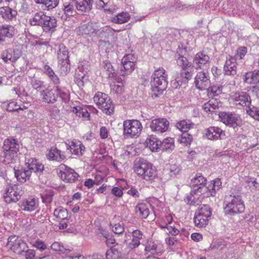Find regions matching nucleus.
<instances>
[{
	"instance_id": "obj_1",
	"label": "nucleus",
	"mask_w": 259,
	"mask_h": 259,
	"mask_svg": "<svg viewBox=\"0 0 259 259\" xmlns=\"http://www.w3.org/2000/svg\"><path fill=\"white\" fill-rule=\"evenodd\" d=\"M134 168L138 177L146 181L152 182L157 177L156 167L143 158H140L135 161Z\"/></svg>"
},
{
	"instance_id": "obj_2",
	"label": "nucleus",
	"mask_w": 259,
	"mask_h": 259,
	"mask_svg": "<svg viewBox=\"0 0 259 259\" xmlns=\"http://www.w3.org/2000/svg\"><path fill=\"white\" fill-rule=\"evenodd\" d=\"M167 76L165 70L162 67L154 70L151 76V84L152 91L154 93L155 97L158 96L156 92L161 94L166 89L167 84Z\"/></svg>"
},
{
	"instance_id": "obj_3",
	"label": "nucleus",
	"mask_w": 259,
	"mask_h": 259,
	"mask_svg": "<svg viewBox=\"0 0 259 259\" xmlns=\"http://www.w3.org/2000/svg\"><path fill=\"white\" fill-rule=\"evenodd\" d=\"M99 47L108 52L113 48L117 39V36L113 30L108 27L103 28L98 33Z\"/></svg>"
},
{
	"instance_id": "obj_4",
	"label": "nucleus",
	"mask_w": 259,
	"mask_h": 259,
	"mask_svg": "<svg viewBox=\"0 0 259 259\" xmlns=\"http://www.w3.org/2000/svg\"><path fill=\"white\" fill-rule=\"evenodd\" d=\"M222 186V182L220 179H215L209 182L207 186L203 185L202 186L192 190L191 195L194 197V199L199 198V196L204 195L206 197L213 196L216 191L219 190Z\"/></svg>"
},
{
	"instance_id": "obj_5",
	"label": "nucleus",
	"mask_w": 259,
	"mask_h": 259,
	"mask_svg": "<svg viewBox=\"0 0 259 259\" xmlns=\"http://www.w3.org/2000/svg\"><path fill=\"white\" fill-rule=\"evenodd\" d=\"M3 149L4 152V161L8 164L14 163L20 149L18 141L14 139H6L3 143Z\"/></svg>"
},
{
	"instance_id": "obj_6",
	"label": "nucleus",
	"mask_w": 259,
	"mask_h": 259,
	"mask_svg": "<svg viewBox=\"0 0 259 259\" xmlns=\"http://www.w3.org/2000/svg\"><path fill=\"white\" fill-rule=\"evenodd\" d=\"M224 207L225 212L230 215L241 213L244 210L245 206L241 196L230 195L226 201Z\"/></svg>"
},
{
	"instance_id": "obj_7",
	"label": "nucleus",
	"mask_w": 259,
	"mask_h": 259,
	"mask_svg": "<svg viewBox=\"0 0 259 259\" xmlns=\"http://www.w3.org/2000/svg\"><path fill=\"white\" fill-rule=\"evenodd\" d=\"M123 135L127 138H137L143 129L141 122L136 119H127L123 122Z\"/></svg>"
},
{
	"instance_id": "obj_8",
	"label": "nucleus",
	"mask_w": 259,
	"mask_h": 259,
	"mask_svg": "<svg viewBox=\"0 0 259 259\" xmlns=\"http://www.w3.org/2000/svg\"><path fill=\"white\" fill-rule=\"evenodd\" d=\"M211 214L210 208L208 205L200 206L194 218L195 225L199 228L205 227L208 224Z\"/></svg>"
},
{
	"instance_id": "obj_9",
	"label": "nucleus",
	"mask_w": 259,
	"mask_h": 259,
	"mask_svg": "<svg viewBox=\"0 0 259 259\" xmlns=\"http://www.w3.org/2000/svg\"><path fill=\"white\" fill-rule=\"evenodd\" d=\"M22 187L19 185L11 184L7 186L5 190L4 199L5 201L10 203L18 201L23 194Z\"/></svg>"
},
{
	"instance_id": "obj_10",
	"label": "nucleus",
	"mask_w": 259,
	"mask_h": 259,
	"mask_svg": "<svg viewBox=\"0 0 259 259\" xmlns=\"http://www.w3.org/2000/svg\"><path fill=\"white\" fill-rule=\"evenodd\" d=\"M94 101L98 108L106 113L110 114L113 109L112 104L109 97L103 93L98 92L94 97Z\"/></svg>"
},
{
	"instance_id": "obj_11",
	"label": "nucleus",
	"mask_w": 259,
	"mask_h": 259,
	"mask_svg": "<svg viewBox=\"0 0 259 259\" xmlns=\"http://www.w3.org/2000/svg\"><path fill=\"white\" fill-rule=\"evenodd\" d=\"M7 246L14 252L20 254L27 247V244L18 236H11L8 239Z\"/></svg>"
},
{
	"instance_id": "obj_12",
	"label": "nucleus",
	"mask_w": 259,
	"mask_h": 259,
	"mask_svg": "<svg viewBox=\"0 0 259 259\" xmlns=\"http://www.w3.org/2000/svg\"><path fill=\"white\" fill-rule=\"evenodd\" d=\"M59 176L62 180L68 183H74L79 178V175L74 169L65 165H60Z\"/></svg>"
},
{
	"instance_id": "obj_13",
	"label": "nucleus",
	"mask_w": 259,
	"mask_h": 259,
	"mask_svg": "<svg viewBox=\"0 0 259 259\" xmlns=\"http://www.w3.org/2000/svg\"><path fill=\"white\" fill-rule=\"evenodd\" d=\"M221 120L226 125L235 127L241 122L240 117L234 113L221 112L219 114Z\"/></svg>"
},
{
	"instance_id": "obj_14",
	"label": "nucleus",
	"mask_w": 259,
	"mask_h": 259,
	"mask_svg": "<svg viewBox=\"0 0 259 259\" xmlns=\"http://www.w3.org/2000/svg\"><path fill=\"white\" fill-rule=\"evenodd\" d=\"M230 100L236 106L240 105L248 108L251 104L250 96L246 93L243 92L232 93Z\"/></svg>"
},
{
	"instance_id": "obj_15",
	"label": "nucleus",
	"mask_w": 259,
	"mask_h": 259,
	"mask_svg": "<svg viewBox=\"0 0 259 259\" xmlns=\"http://www.w3.org/2000/svg\"><path fill=\"white\" fill-rule=\"evenodd\" d=\"M169 122L164 118H158L151 121L150 127L151 131L156 133L166 132L169 127Z\"/></svg>"
},
{
	"instance_id": "obj_16",
	"label": "nucleus",
	"mask_w": 259,
	"mask_h": 259,
	"mask_svg": "<svg viewBox=\"0 0 259 259\" xmlns=\"http://www.w3.org/2000/svg\"><path fill=\"white\" fill-rule=\"evenodd\" d=\"M65 145L67 150L72 155L79 156L85 151V147L80 141L73 140L65 143Z\"/></svg>"
},
{
	"instance_id": "obj_17",
	"label": "nucleus",
	"mask_w": 259,
	"mask_h": 259,
	"mask_svg": "<svg viewBox=\"0 0 259 259\" xmlns=\"http://www.w3.org/2000/svg\"><path fill=\"white\" fill-rule=\"evenodd\" d=\"M137 58L133 54L125 55L121 60V64L124 69L125 74H131L136 67Z\"/></svg>"
},
{
	"instance_id": "obj_18",
	"label": "nucleus",
	"mask_w": 259,
	"mask_h": 259,
	"mask_svg": "<svg viewBox=\"0 0 259 259\" xmlns=\"http://www.w3.org/2000/svg\"><path fill=\"white\" fill-rule=\"evenodd\" d=\"M101 29H99L97 25L92 22H89L83 24L78 28L77 33L81 35H88L94 36L97 35L98 37V33Z\"/></svg>"
},
{
	"instance_id": "obj_19",
	"label": "nucleus",
	"mask_w": 259,
	"mask_h": 259,
	"mask_svg": "<svg viewBox=\"0 0 259 259\" xmlns=\"http://www.w3.org/2000/svg\"><path fill=\"white\" fill-rule=\"evenodd\" d=\"M194 66L196 69H205L209 67V57L202 52L197 53L193 59Z\"/></svg>"
},
{
	"instance_id": "obj_20",
	"label": "nucleus",
	"mask_w": 259,
	"mask_h": 259,
	"mask_svg": "<svg viewBox=\"0 0 259 259\" xmlns=\"http://www.w3.org/2000/svg\"><path fill=\"white\" fill-rule=\"evenodd\" d=\"M25 165L27 169L31 170V174L34 172L37 174L41 173L44 169V165L36 159L26 155Z\"/></svg>"
},
{
	"instance_id": "obj_21",
	"label": "nucleus",
	"mask_w": 259,
	"mask_h": 259,
	"mask_svg": "<svg viewBox=\"0 0 259 259\" xmlns=\"http://www.w3.org/2000/svg\"><path fill=\"white\" fill-rule=\"evenodd\" d=\"M209 75L203 71L198 72L195 77L194 83L197 89L203 90L210 84Z\"/></svg>"
},
{
	"instance_id": "obj_22",
	"label": "nucleus",
	"mask_w": 259,
	"mask_h": 259,
	"mask_svg": "<svg viewBox=\"0 0 259 259\" xmlns=\"http://www.w3.org/2000/svg\"><path fill=\"white\" fill-rule=\"evenodd\" d=\"M46 157L50 161H55L59 162H62L66 158L64 152H62L55 147H52L47 150Z\"/></svg>"
},
{
	"instance_id": "obj_23",
	"label": "nucleus",
	"mask_w": 259,
	"mask_h": 259,
	"mask_svg": "<svg viewBox=\"0 0 259 259\" xmlns=\"http://www.w3.org/2000/svg\"><path fill=\"white\" fill-rule=\"evenodd\" d=\"M58 92V87L43 90L40 94L42 101L47 103H54L57 101Z\"/></svg>"
},
{
	"instance_id": "obj_24",
	"label": "nucleus",
	"mask_w": 259,
	"mask_h": 259,
	"mask_svg": "<svg viewBox=\"0 0 259 259\" xmlns=\"http://www.w3.org/2000/svg\"><path fill=\"white\" fill-rule=\"evenodd\" d=\"M224 135V131L218 126H210L205 130L204 136L210 140L221 139Z\"/></svg>"
},
{
	"instance_id": "obj_25",
	"label": "nucleus",
	"mask_w": 259,
	"mask_h": 259,
	"mask_svg": "<svg viewBox=\"0 0 259 259\" xmlns=\"http://www.w3.org/2000/svg\"><path fill=\"white\" fill-rule=\"evenodd\" d=\"M186 53V49L183 46H179L176 54L177 58V62L178 64L182 68H189L192 66V63L188 61L187 59L183 56Z\"/></svg>"
},
{
	"instance_id": "obj_26",
	"label": "nucleus",
	"mask_w": 259,
	"mask_h": 259,
	"mask_svg": "<svg viewBox=\"0 0 259 259\" xmlns=\"http://www.w3.org/2000/svg\"><path fill=\"white\" fill-rule=\"evenodd\" d=\"M89 65L88 62H82L78 67V70L75 73V77L78 83L82 84L84 81L88 80L87 74L89 71Z\"/></svg>"
},
{
	"instance_id": "obj_27",
	"label": "nucleus",
	"mask_w": 259,
	"mask_h": 259,
	"mask_svg": "<svg viewBox=\"0 0 259 259\" xmlns=\"http://www.w3.org/2000/svg\"><path fill=\"white\" fill-rule=\"evenodd\" d=\"M38 205L37 198L30 197L23 200L21 204L20 207L23 210L32 211L34 210Z\"/></svg>"
},
{
	"instance_id": "obj_28",
	"label": "nucleus",
	"mask_w": 259,
	"mask_h": 259,
	"mask_svg": "<svg viewBox=\"0 0 259 259\" xmlns=\"http://www.w3.org/2000/svg\"><path fill=\"white\" fill-rule=\"evenodd\" d=\"M21 55L22 51L18 48H10L7 50L6 55H4L3 59L6 62L8 61L13 62L17 60Z\"/></svg>"
},
{
	"instance_id": "obj_29",
	"label": "nucleus",
	"mask_w": 259,
	"mask_h": 259,
	"mask_svg": "<svg viewBox=\"0 0 259 259\" xmlns=\"http://www.w3.org/2000/svg\"><path fill=\"white\" fill-rule=\"evenodd\" d=\"M143 237L142 232L139 230H135L132 232V240L127 242L126 240H125V242L126 243L127 247L130 249H134L137 248L140 244V240L142 239Z\"/></svg>"
},
{
	"instance_id": "obj_30",
	"label": "nucleus",
	"mask_w": 259,
	"mask_h": 259,
	"mask_svg": "<svg viewBox=\"0 0 259 259\" xmlns=\"http://www.w3.org/2000/svg\"><path fill=\"white\" fill-rule=\"evenodd\" d=\"M57 51V57L59 64L63 66L68 65L69 62L68 52L63 44H60Z\"/></svg>"
},
{
	"instance_id": "obj_31",
	"label": "nucleus",
	"mask_w": 259,
	"mask_h": 259,
	"mask_svg": "<svg viewBox=\"0 0 259 259\" xmlns=\"http://www.w3.org/2000/svg\"><path fill=\"white\" fill-rule=\"evenodd\" d=\"M224 70L225 74L227 75H234L236 74V61L234 58L231 56L227 58Z\"/></svg>"
},
{
	"instance_id": "obj_32",
	"label": "nucleus",
	"mask_w": 259,
	"mask_h": 259,
	"mask_svg": "<svg viewBox=\"0 0 259 259\" xmlns=\"http://www.w3.org/2000/svg\"><path fill=\"white\" fill-rule=\"evenodd\" d=\"M14 169L15 171V176L17 181L20 183H24L30 179L31 175V170L27 169L26 167L20 169H16L14 167Z\"/></svg>"
},
{
	"instance_id": "obj_33",
	"label": "nucleus",
	"mask_w": 259,
	"mask_h": 259,
	"mask_svg": "<svg viewBox=\"0 0 259 259\" xmlns=\"http://www.w3.org/2000/svg\"><path fill=\"white\" fill-rule=\"evenodd\" d=\"M161 144V141L153 135L149 136L145 141L146 147L152 152H157Z\"/></svg>"
},
{
	"instance_id": "obj_34",
	"label": "nucleus",
	"mask_w": 259,
	"mask_h": 259,
	"mask_svg": "<svg viewBox=\"0 0 259 259\" xmlns=\"http://www.w3.org/2000/svg\"><path fill=\"white\" fill-rule=\"evenodd\" d=\"M57 25V21L54 17L46 15L41 25L46 32L53 31Z\"/></svg>"
},
{
	"instance_id": "obj_35",
	"label": "nucleus",
	"mask_w": 259,
	"mask_h": 259,
	"mask_svg": "<svg viewBox=\"0 0 259 259\" xmlns=\"http://www.w3.org/2000/svg\"><path fill=\"white\" fill-rule=\"evenodd\" d=\"M220 103L215 99H212L204 104L203 109L208 113L217 112L220 107Z\"/></svg>"
},
{
	"instance_id": "obj_36",
	"label": "nucleus",
	"mask_w": 259,
	"mask_h": 259,
	"mask_svg": "<svg viewBox=\"0 0 259 259\" xmlns=\"http://www.w3.org/2000/svg\"><path fill=\"white\" fill-rule=\"evenodd\" d=\"M93 0H78L76 2V8L81 13H85L91 10Z\"/></svg>"
},
{
	"instance_id": "obj_37",
	"label": "nucleus",
	"mask_w": 259,
	"mask_h": 259,
	"mask_svg": "<svg viewBox=\"0 0 259 259\" xmlns=\"http://www.w3.org/2000/svg\"><path fill=\"white\" fill-rule=\"evenodd\" d=\"M17 14L16 10H13L9 7L0 8V15L5 20H12Z\"/></svg>"
},
{
	"instance_id": "obj_38",
	"label": "nucleus",
	"mask_w": 259,
	"mask_h": 259,
	"mask_svg": "<svg viewBox=\"0 0 259 259\" xmlns=\"http://www.w3.org/2000/svg\"><path fill=\"white\" fill-rule=\"evenodd\" d=\"M174 215L168 214L160 218L157 221L158 226L161 229H166L172 224Z\"/></svg>"
},
{
	"instance_id": "obj_39",
	"label": "nucleus",
	"mask_w": 259,
	"mask_h": 259,
	"mask_svg": "<svg viewBox=\"0 0 259 259\" xmlns=\"http://www.w3.org/2000/svg\"><path fill=\"white\" fill-rule=\"evenodd\" d=\"M244 81L248 84L259 82V70L246 73L244 75Z\"/></svg>"
},
{
	"instance_id": "obj_40",
	"label": "nucleus",
	"mask_w": 259,
	"mask_h": 259,
	"mask_svg": "<svg viewBox=\"0 0 259 259\" xmlns=\"http://www.w3.org/2000/svg\"><path fill=\"white\" fill-rule=\"evenodd\" d=\"M160 147L161 148L163 151L171 153L175 147L174 139L172 138H166L164 139L163 141L161 142Z\"/></svg>"
},
{
	"instance_id": "obj_41",
	"label": "nucleus",
	"mask_w": 259,
	"mask_h": 259,
	"mask_svg": "<svg viewBox=\"0 0 259 259\" xmlns=\"http://www.w3.org/2000/svg\"><path fill=\"white\" fill-rule=\"evenodd\" d=\"M149 206L150 204H149L144 203H139L135 207L136 212L143 219H146L149 214Z\"/></svg>"
},
{
	"instance_id": "obj_42",
	"label": "nucleus",
	"mask_w": 259,
	"mask_h": 259,
	"mask_svg": "<svg viewBox=\"0 0 259 259\" xmlns=\"http://www.w3.org/2000/svg\"><path fill=\"white\" fill-rule=\"evenodd\" d=\"M130 19V14L126 12L119 13L111 18V21L116 24H123L127 22Z\"/></svg>"
},
{
	"instance_id": "obj_43",
	"label": "nucleus",
	"mask_w": 259,
	"mask_h": 259,
	"mask_svg": "<svg viewBox=\"0 0 259 259\" xmlns=\"http://www.w3.org/2000/svg\"><path fill=\"white\" fill-rule=\"evenodd\" d=\"M194 126V124L188 119L179 121L176 124L177 128L183 133H187V132L192 128Z\"/></svg>"
},
{
	"instance_id": "obj_44",
	"label": "nucleus",
	"mask_w": 259,
	"mask_h": 259,
	"mask_svg": "<svg viewBox=\"0 0 259 259\" xmlns=\"http://www.w3.org/2000/svg\"><path fill=\"white\" fill-rule=\"evenodd\" d=\"M72 112L78 117H81L84 120H90V114L88 111L85 108H83L80 105L73 107Z\"/></svg>"
},
{
	"instance_id": "obj_45",
	"label": "nucleus",
	"mask_w": 259,
	"mask_h": 259,
	"mask_svg": "<svg viewBox=\"0 0 259 259\" xmlns=\"http://www.w3.org/2000/svg\"><path fill=\"white\" fill-rule=\"evenodd\" d=\"M72 112L78 117H81L84 120H90V114L88 111L85 108H83L80 105L73 107Z\"/></svg>"
},
{
	"instance_id": "obj_46",
	"label": "nucleus",
	"mask_w": 259,
	"mask_h": 259,
	"mask_svg": "<svg viewBox=\"0 0 259 259\" xmlns=\"http://www.w3.org/2000/svg\"><path fill=\"white\" fill-rule=\"evenodd\" d=\"M46 17V15L44 14L42 11H39L35 13L31 19H30L29 22L31 25H40L41 26L44 17Z\"/></svg>"
},
{
	"instance_id": "obj_47",
	"label": "nucleus",
	"mask_w": 259,
	"mask_h": 259,
	"mask_svg": "<svg viewBox=\"0 0 259 259\" xmlns=\"http://www.w3.org/2000/svg\"><path fill=\"white\" fill-rule=\"evenodd\" d=\"M44 71L55 84H59L60 83L59 78L58 76L49 65H45L44 66Z\"/></svg>"
},
{
	"instance_id": "obj_48",
	"label": "nucleus",
	"mask_w": 259,
	"mask_h": 259,
	"mask_svg": "<svg viewBox=\"0 0 259 259\" xmlns=\"http://www.w3.org/2000/svg\"><path fill=\"white\" fill-rule=\"evenodd\" d=\"M206 182V180L201 175H196L191 180V185L192 187V190L199 187V186L205 185Z\"/></svg>"
},
{
	"instance_id": "obj_49",
	"label": "nucleus",
	"mask_w": 259,
	"mask_h": 259,
	"mask_svg": "<svg viewBox=\"0 0 259 259\" xmlns=\"http://www.w3.org/2000/svg\"><path fill=\"white\" fill-rule=\"evenodd\" d=\"M54 215L58 221L64 220L68 217V212L66 209L60 206L55 209Z\"/></svg>"
},
{
	"instance_id": "obj_50",
	"label": "nucleus",
	"mask_w": 259,
	"mask_h": 259,
	"mask_svg": "<svg viewBox=\"0 0 259 259\" xmlns=\"http://www.w3.org/2000/svg\"><path fill=\"white\" fill-rule=\"evenodd\" d=\"M54 195V191L51 189L46 190L41 195L42 202L46 204L51 203Z\"/></svg>"
},
{
	"instance_id": "obj_51",
	"label": "nucleus",
	"mask_w": 259,
	"mask_h": 259,
	"mask_svg": "<svg viewBox=\"0 0 259 259\" xmlns=\"http://www.w3.org/2000/svg\"><path fill=\"white\" fill-rule=\"evenodd\" d=\"M222 88L219 85H213L207 89V95L209 97L217 96L221 94Z\"/></svg>"
},
{
	"instance_id": "obj_52",
	"label": "nucleus",
	"mask_w": 259,
	"mask_h": 259,
	"mask_svg": "<svg viewBox=\"0 0 259 259\" xmlns=\"http://www.w3.org/2000/svg\"><path fill=\"white\" fill-rule=\"evenodd\" d=\"M178 141L180 143L184 146H188L190 145L192 141V137L188 133H183L180 137Z\"/></svg>"
},
{
	"instance_id": "obj_53",
	"label": "nucleus",
	"mask_w": 259,
	"mask_h": 259,
	"mask_svg": "<svg viewBox=\"0 0 259 259\" xmlns=\"http://www.w3.org/2000/svg\"><path fill=\"white\" fill-rule=\"evenodd\" d=\"M27 108L25 106H23L22 107L20 105H18L16 102L12 100L10 101L7 105V110L9 112L18 111V110H23V109H26Z\"/></svg>"
},
{
	"instance_id": "obj_54",
	"label": "nucleus",
	"mask_w": 259,
	"mask_h": 259,
	"mask_svg": "<svg viewBox=\"0 0 259 259\" xmlns=\"http://www.w3.org/2000/svg\"><path fill=\"white\" fill-rule=\"evenodd\" d=\"M63 10L64 14L67 16H72L75 12L73 5L70 2H65L63 4Z\"/></svg>"
},
{
	"instance_id": "obj_55",
	"label": "nucleus",
	"mask_w": 259,
	"mask_h": 259,
	"mask_svg": "<svg viewBox=\"0 0 259 259\" xmlns=\"http://www.w3.org/2000/svg\"><path fill=\"white\" fill-rule=\"evenodd\" d=\"M103 71H104L108 77H112L113 76L114 73V69L113 68L111 64L107 61L104 62Z\"/></svg>"
},
{
	"instance_id": "obj_56",
	"label": "nucleus",
	"mask_w": 259,
	"mask_h": 259,
	"mask_svg": "<svg viewBox=\"0 0 259 259\" xmlns=\"http://www.w3.org/2000/svg\"><path fill=\"white\" fill-rule=\"evenodd\" d=\"M109 2V0H99L97 4L99 7L103 8L105 11L113 13L115 11V9L108 7Z\"/></svg>"
},
{
	"instance_id": "obj_57",
	"label": "nucleus",
	"mask_w": 259,
	"mask_h": 259,
	"mask_svg": "<svg viewBox=\"0 0 259 259\" xmlns=\"http://www.w3.org/2000/svg\"><path fill=\"white\" fill-rule=\"evenodd\" d=\"M31 244L32 247L36 248L37 249L40 251H44L47 249V247L45 242L38 239L31 242Z\"/></svg>"
},
{
	"instance_id": "obj_58",
	"label": "nucleus",
	"mask_w": 259,
	"mask_h": 259,
	"mask_svg": "<svg viewBox=\"0 0 259 259\" xmlns=\"http://www.w3.org/2000/svg\"><path fill=\"white\" fill-rule=\"evenodd\" d=\"M111 85V92L113 93L121 94L123 91V83L122 82L116 81Z\"/></svg>"
},
{
	"instance_id": "obj_59",
	"label": "nucleus",
	"mask_w": 259,
	"mask_h": 259,
	"mask_svg": "<svg viewBox=\"0 0 259 259\" xmlns=\"http://www.w3.org/2000/svg\"><path fill=\"white\" fill-rule=\"evenodd\" d=\"M59 97L62 101L66 102L69 99V92L65 88H59L57 93V98Z\"/></svg>"
},
{
	"instance_id": "obj_60",
	"label": "nucleus",
	"mask_w": 259,
	"mask_h": 259,
	"mask_svg": "<svg viewBox=\"0 0 259 259\" xmlns=\"http://www.w3.org/2000/svg\"><path fill=\"white\" fill-rule=\"evenodd\" d=\"M247 113L255 119L259 120V109L253 106L246 109Z\"/></svg>"
},
{
	"instance_id": "obj_61",
	"label": "nucleus",
	"mask_w": 259,
	"mask_h": 259,
	"mask_svg": "<svg viewBox=\"0 0 259 259\" xmlns=\"http://www.w3.org/2000/svg\"><path fill=\"white\" fill-rule=\"evenodd\" d=\"M51 247L53 250L60 253H64L65 251V248L62 244L58 242H55L53 243Z\"/></svg>"
},
{
	"instance_id": "obj_62",
	"label": "nucleus",
	"mask_w": 259,
	"mask_h": 259,
	"mask_svg": "<svg viewBox=\"0 0 259 259\" xmlns=\"http://www.w3.org/2000/svg\"><path fill=\"white\" fill-rule=\"evenodd\" d=\"M118 252L116 249H108L106 253L107 259H117L118 257Z\"/></svg>"
},
{
	"instance_id": "obj_63",
	"label": "nucleus",
	"mask_w": 259,
	"mask_h": 259,
	"mask_svg": "<svg viewBox=\"0 0 259 259\" xmlns=\"http://www.w3.org/2000/svg\"><path fill=\"white\" fill-rule=\"evenodd\" d=\"M189 68H182L180 75L182 77V80L184 81H187L192 76L191 71H189Z\"/></svg>"
},
{
	"instance_id": "obj_64",
	"label": "nucleus",
	"mask_w": 259,
	"mask_h": 259,
	"mask_svg": "<svg viewBox=\"0 0 259 259\" xmlns=\"http://www.w3.org/2000/svg\"><path fill=\"white\" fill-rule=\"evenodd\" d=\"M112 230L114 233L120 234L124 232V227L122 224L116 223L114 225H112Z\"/></svg>"
}]
</instances>
